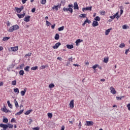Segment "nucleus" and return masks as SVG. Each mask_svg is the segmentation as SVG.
<instances>
[{
    "mask_svg": "<svg viewBox=\"0 0 130 130\" xmlns=\"http://www.w3.org/2000/svg\"><path fill=\"white\" fill-rule=\"evenodd\" d=\"M60 7H61V3L58 4L57 6H54L52 7V10H55L56 11H58V8L60 9Z\"/></svg>",
    "mask_w": 130,
    "mask_h": 130,
    "instance_id": "f257e3e1",
    "label": "nucleus"
},
{
    "mask_svg": "<svg viewBox=\"0 0 130 130\" xmlns=\"http://www.w3.org/2000/svg\"><path fill=\"white\" fill-rule=\"evenodd\" d=\"M118 12H117L113 16H110V19H119V15H118Z\"/></svg>",
    "mask_w": 130,
    "mask_h": 130,
    "instance_id": "f03ea898",
    "label": "nucleus"
},
{
    "mask_svg": "<svg viewBox=\"0 0 130 130\" xmlns=\"http://www.w3.org/2000/svg\"><path fill=\"white\" fill-rule=\"evenodd\" d=\"M60 45H61V43H60V42H58L56 43L55 45L52 47V48L53 49H57L58 47H59Z\"/></svg>",
    "mask_w": 130,
    "mask_h": 130,
    "instance_id": "7ed1b4c3",
    "label": "nucleus"
},
{
    "mask_svg": "<svg viewBox=\"0 0 130 130\" xmlns=\"http://www.w3.org/2000/svg\"><path fill=\"white\" fill-rule=\"evenodd\" d=\"M94 124V122L92 121H86V124L85 125L87 126H92Z\"/></svg>",
    "mask_w": 130,
    "mask_h": 130,
    "instance_id": "20e7f679",
    "label": "nucleus"
},
{
    "mask_svg": "<svg viewBox=\"0 0 130 130\" xmlns=\"http://www.w3.org/2000/svg\"><path fill=\"white\" fill-rule=\"evenodd\" d=\"M63 11L64 12H67L69 11V12H70V13H73V9L71 7H69V8H66V7H64L63 8Z\"/></svg>",
    "mask_w": 130,
    "mask_h": 130,
    "instance_id": "39448f33",
    "label": "nucleus"
},
{
    "mask_svg": "<svg viewBox=\"0 0 130 130\" xmlns=\"http://www.w3.org/2000/svg\"><path fill=\"white\" fill-rule=\"evenodd\" d=\"M110 90L112 94H116V90H115V89L113 86L110 87Z\"/></svg>",
    "mask_w": 130,
    "mask_h": 130,
    "instance_id": "423d86ee",
    "label": "nucleus"
},
{
    "mask_svg": "<svg viewBox=\"0 0 130 130\" xmlns=\"http://www.w3.org/2000/svg\"><path fill=\"white\" fill-rule=\"evenodd\" d=\"M30 18H31V16L27 15L24 18L23 20L24 22H30Z\"/></svg>",
    "mask_w": 130,
    "mask_h": 130,
    "instance_id": "0eeeda50",
    "label": "nucleus"
},
{
    "mask_svg": "<svg viewBox=\"0 0 130 130\" xmlns=\"http://www.w3.org/2000/svg\"><path fill=\"white\" fill-rule=\"evenodd\" d=\"M85 11H92V6L90 7L83 8L82 12H85Z\"/></svg>",
    "mask_w": 130,
    "mask_h": 130,
    "instance_id": "6e6552de",
    "label": "nucleus"
},
{
    "mask_svg": "<svg viewBox=\"0 0 130 130\" xmlns=\"http://www.w3.org/2000/svg\"><path fill=\"white\" fill-rule=\"evenodd\" d=\"M26 92H27V88H24L23 90L21 91L20 94L21 96H24L25 94H26Z\"/></svg>",
    "mask_w": 130,
    "mask_h": 130,
    "instance_id": "1a4fd4ad",
    "label": "nucleus"
},
{
    "mask_svg": "<svg viewBox=\"0 0 130 130\" xmlns=\"http://www.w3.org/2000/svg\"><path fill=\"white\" fill-rule=\"evenodd\" d=\"M92 26L93 27H97V26H99V23H98V21L94 20L92 22Z\"/></svg>",
    "mask_w": 130,
    "mask_h": 130,
    "instance_id": "9d476101",
    "label": "nucleus"
},
{
    "mask_svg": "<svg viewBox=\"0 0 130 130\" xmlns=\"http://www.w3.org/2000/svg\"><path fill=\"white\" fill-rule=\"evenodd\" d=\"M74 100H71V101L70 102V103L69 104V106H70V108H71V109H73V108H74Z\"/></svg>",
    "mask_w": 130,
    "mask_h": 130,
    "instance_id": "9b49d317",
    "label": "nucleus"
},
{
    "mask_svg": "<svg viewBox=\"0 0 130 130\" xmlns=\"http://www.w3.org/2000/svg\"><path fill=\"white\" fill-rule=\"evenodd\" d=\"M2 111H3L4 112H5V113H8V112H9V110H8L7 109V108L6 107V106H4V107L2 109Z\"/></svg>",
    "mask_w": 130,
    "mask_h": 130,
    "instance_id": "f8f14e48",
    "label": "nucleus"
},
{
    "mask_svg": "<svg viewBox=\"0 0 130 130\" xmlns=\"http://www.w3.org/2000/svg\"><path fill=\"white\" fill-rule=\"evenodd\" d=\"M18 49H19V47H18V46L16 47H12L11 48V50H12V51H17V50H18Z\"/></svg>",
    "mask_w": 130,
    "mask_h": 130,
    "instance_id": "ddd939ff",
    "label": "nucleus"
},
{
    "mask_svg": "<svg viewBox=\"0 0 130 130\" xmlns=\"http://www.w3.org/2000/svg\"><path fill=\"white\" fill-rule=\"evenodd\" d=\"M1 127H3L4 129H7L8 128V125L7 124H4L3 123L0 124Z\"/></svg>",
    "mask_w": 130,
    "mask_h": 130,
    "instance_id": "4468645a",
    "label": "nucleus"
},
{
    "mask_svg": "<svg viewBox=\"0 0 130 130\" xmlns=\"http://www.w3.org/2000/svg\"><path fill=\"white\" fill-rule=\"evenodd\" d=\"M74 10H79V6L78 5V3L75 2L74 4Z\"/></svg>",
    "mask_w": 130,
    "mask_h": 130,
    "instance_id": "2eb2a0df",
    "label": "nucleus"
},
{
    "mask_svg": "<svg viewBox=\"0 0 130 130\" xmlns=\"http://www.w3.org/2000/svg\"><path fill=\"white\" fill-rule=\"evenodd\" d=\"M17 16L19 19H22V18L25 17V13H23V14H17Z\"/></svg>",
    "mask_w": 130,
    "mask_h": 130,
    "instance_id": "dca6fc26",
    "label": "nucleus"
},
{
    "mask_svg": "<svg viewBox=\"0 0 130 130\" xmlns=\"http://www.w3.org/2000/svg\"><path fill=\"white\" fill-rule=\"evenodd\" d=\"M23 112H24V109L21 110L19 112H17L16 114H15V115H21Z\"/></svg>",
    "mask_w": 130,
    "mask_h": 130,
    "instance_id": "f3484780",
    "label": "nucleus"
},
{
    "mask_svg": "<svg viewBox=\"0 0 130 130\" xmlns=\"http://www.w3.org/2000/svg\"><path fill=\"white\" fill-rule=\"evenodd\" d=\"M67 47L68 48V49H72L74 48V45H67Z\"/></svg>",
    "mask_w": 130,
    "mask_h": 130,
    "instance_id": "a211bd4d",
    "label": "nucleus"
},
{
    "mask_svg": "<svg viewBox=\"0 0 130 130\" xmlns=\"http://www.w3.org/2000/svg\"><path fill=\"white\" fill-rule=\"evenodd\" d=\"M15 10L16 12H17L18 13H21V11H22V10H23V8H15Z\"/></svg>",
    "mask_w": 130,
    "mask_h": 130,
    "instance_id": "6ab92c4d",
    "label": "nucleus"
},
{
    "mask_svg": "<svg viewBox=\"0 0 130 130\" xmlns=\"http://www.w3.org/2000/svg\"><path fill=\"white\" fill-rule=\"evenodd\" d=\"M111 30L112 28L107 29L105 31V35H108V34H109V32H110V31H111Z\"/></svg>",
    "mask_w": 130,
    "mask_h": 130,
    "instance_id": "aec40b11",
    "label": "nucleus"
},
{
    "mask_svg": "<svg viewBox=\"0 0 130 130\" xmlns=\"http://www.w3.org/2000/svg\"><path fill=\"white\" fill-rule=\"evenodd\" d=\"M100 20H101V18H100V17H99V16H96L94 18V20L96 21V22L100 21Z\"/></svg>",
    "mask_w": 130,
    "mask_h": 130,
    "instance_id": "412c9836",
    "label": "nucleus"
},
{
    "mask_svg": "<svg viewBox=\"0 0 130 130\" xmlns=\"http://www.w3.org/2000/svg\"><path fill=\"white\" fill-rule=\"evenodd\" d=\"M7 104L9 106V107H10V108H13V105L11 104V103L10 102V101H7Z\"/></svg>",
    "mask_w": 130,
    "mask_h": 130,
    "instance_id": "4be33fe9",
    "label": "nucleus"
},
{
    "mask_svg": "<svg viewBox=\"0 0 130 130\" xmlns=\"http://www.w3.org/2000/svg\"><path fill=\"white\" fill-rule=\"evenodd\" d=\"M14 103L15 107H16V108H18V107H19V104L18 103V102H17V100H16V99L14 100Z\"/></svg>",
    "mask_w": 130,
    "mask_h": 130,
    "instance_id": "5701e85b",
    "label": "nucleus"
},
{
    "mask_svg": "<svg viewBox=\"0 0 130 130\" xmlns=\"http://www.w3.org/2000/svg\"><path fill=\"white\" fill-rule=\"evenodd\" d=\"M81 42H83V40H81L80 39H78L77 40H76V45H78V43H80Z\"/></svg>",
    "mask_w": 130,
    "mask_h": 130,
    "instance_id": "b1692460",
    "label": "nucleus"
},
{
    "mask_svg": "<svg viewBox=\"0 0 130 130\" xmlns=\"http://www.w3.org/2000/svg\"><path fill=\"white\" fill-rule=\"evenodd\" d=\"M14 27L12 26L10 27L8 30V32H14Z\"/></svg>",
    "mask_w": 130,
    "mask_h": 130,
    "instance_id": "393cba45",
    "label": "nucleus"
},
{
    "mask_svg": "<svg viewBox=\"0 0 130 130\" xmlns=\"http://www.w3.org/2000/svg\"><path fill=\"white\" fill-rule=\"evenodd\" d=\"M14 30H18L19 29V25H15L13 26Z\"/></svg>",
    "mask_w": 130,
    "mask_h": 130,
    "instance_id": "a878e982",
    "label": "nucleus"
},
{
    "mask_svg": "<svg viewBox=\"0 0 130 130\" xmlns=\"http://www.w3.org/2000/svg\"><path fill=\"white\" fill-rule=\"evenodd\" d=\"M29 69H30V66H26L24 68V71L25 72H29Z\"/></svg>",
    "mask_w": 130,
    "mask_h": 130,
    "instance_id": "bb28decb",
    "label": "nucleus"
},
{
    "mask_svg": "<svg viewBox=\"0 0 130 130\" xmlns=\"http://www.w3.org/2000/svg\"><path fill=\"white\" fill-rule=\"evenodd\" d=\"M11 84L12 86H16L17 85V81L16 80H13L12 81Z\"/></svg>",
    "mask_w": 130,
    "mask_h": 130,
    "instance_id": "cd10ccee",
    "label": "nucleus"
},
{
    "mask_svg": "<svg viewBox=\"0 0 130 130\" xmlns=\"http://www.w3.org/2000/svg\"><path fill=\"white\" fill-rule=\"evenodd\" d=\"M9 39H10V37H5L3 38L2 40L3 41H8V40H9Z\"/></svg>",
    "mask_w": 130,
    "mask_h": 130,
    "instance_id": "c85d7f7f",
    "label": "nucleus"
},
{
    "mask_svg": "<svg viewBox=\"0 0 130 130\" xmlns=\"http://www.w3.org/2000/svg\"><path fill=\"white\" fill-rule=\"evenodd\" d=\"M55 40H58L59 39V35L58 34H56L55 36Z\"/></svg>",
    "mask_w": 130,
    "mask_h": 130,
    "instance_id": "c756f323",
    "label": "nucleus"
},
{
    "mask_svg": "<svg viewBox=\"0 0 130 130\" xmlns=\"http://www.w3.org/2000/svg\"><path fill=\"white\" fill-rule=\"evenodd\" d=\"M86 16V14H82L79 15V18H85Z\"/></svg>",
    "mask_w": 130,
    "mask_h": 130,
    "instance_id": "7c9ffc66",
    "label": "nucleus"
},
{
    "mask_svg": "<svg viewBox=\"0 0 130 130\" xmlns=\"http://www.w3.org/2000/svg\"><path fill=\"white\" fill-rule=\"evenodd\" d=\"M19 74L20 76H24V72L23 70H20L19 72Z\"/></svg>",
    "mask_w": 130,
    "mask_h": 130,
    "instance_id": "2f4dec72",
    "label": "nucleus"
},
{
    "mask_svg": "<svg viewBox=\"0 0 130 130\" xmlns=\"http://www.w3.org/2000/svg\"><path fill=\"white\" fill-rule=\"evenodd\" d=\"M7 126L9 128H13L14 127V125L11 123L8 124Z\"/></svg>",
    "mask_w": 130,
    "mask_h": 130,
    "instance_id": "473e14b6",
    "label": "nucleus"
},
{
    "mask_svg": "<svg viewBox=\"0 0 130 130\" xmlns=\"http://www.w3.org/2000/svg\"><path fill=\"white\" fill-rule=\"evenodd\" d=\"M31 71H36V70H38V67L36 66V67H32L31 68Z\"/></svg>",
    "mask_w": 130,
    "mask_h": 130,
    "instance_id": "72a5a7b5",
    "label": "nucleus"
},
{
    "mask_svg": "<svg viewBox=\"0 0 130 130\" xmlns=\"http://www.w3.org/2000/svg\"><path fill=\"white\" fill-rule=\"evenodd\" d=\"M129 28V26L126 25H124L122 26V29H128Z\"/></svg>",
    "mask_w": 130,
    "mask_h": 130,
    "instance_id": "f704fd0d",
    "label": "nucleus"
},
{
    "mask_svg": "<svg viewBox=\"0 0 130 130\" xmlns=\"http://www.w3.org/2000/svg\"><path fill=\"white\" fill-rule=\"evenodd\" d=\"M116 98L117 100H121V99H122V98H124V96H121L120 97L116 96Z\"/></svg>",
    "mask_w": 130,
    "mask_h": 130,
    "instance_id": "c9c22d12",
    "label": "nucleus"
},
{
    "mask_svg": "<svg viewBox=\"0 0 130 130\" xmlns=\"http://www.w3.org/2000/svg\"><path fill=\"white\" fill-rule=\"evenodd\" d=\"M30 113H31V110H28L24 113V114H25V115H28V114H30Z\"/></svg>",
    "mask_w": 130,
    "mask_h": 130,
    "instance_id": "e433bc0d",
    "label": "nucleus"
},
{
    "mask_svg": "<svg viewBox=\"0 0 130 130\" xmlns=\"http://www.w3.org/2000/svg\"><path fill=\"white\" fill-rule=\"evenodd\" d=\"M96 68H99V64H95V65H94V66H92V69H93V70H95V69H96Z\"/></svg>",
    "mask_w": 130,
    "mask_h": 130,
    "instance_id": "4c0bfd02",
    "label": "nucleus"
},
{
    "mask_svg": "<svg viewBox=\"0 0 130 130\" xmlns=\"http://www.w3.org/2000/svg\"><path fill=\"white\" fill-rule=\"evenodd\" d=\"M125 45L124 44V43H121L120 45H119V47L120 48H123V47H125Z\"/></svg>",
    "mask_w": 130,
    "mask_h": 130,
    "instance_id": "58836bf2",
    "label": "nucleus"
},
{
    "mask_svg": "<svg viewBox=\"0 0 130 130\" xmlns=\"http://www.w3.org/2000/svg\"><path fill=\"white\" fill-rule=\"evenodd\" d=\"M14 92H15V93H19V89L18 88H14Z\"/></svg>",
    "mask_w": 130,
    "mask_h": 130,
    "instance_id": "ea45409f",
    "label": "nucleus"
},
{
    "mask_svg": "<svg viewBox=\"0 0 130 130\" xmlns=\"http://www.w3.org/2000/svg\"><path fill=\"white\" fill-rule=\"evenodd\" d=\"M64 29V26H61L58 28V31H62Z\"/></svg>",
    "mask_w": 130,
    "mask_h": 130,
    "instance_id": "a19ab883",
    "label": "nucleus"
},
{
    "mask_svg": "<svg viewBox=\"0 0 130 130\" xmlns=\"http://www.w3.org/2000/svg\"><path fill=\"white\" fill-rule=\"evenodd\" d=\"M108 60L109 59L108 57L105 58L104 59V62H105V63H107V62H108Z\"/></svg>",
    "mask_w": 130,
    "mask_h": 130,
    "instance_id": "79ce46f5",
    "label": "nucleus"
},
{
    "mask_svg": "<svg viewBox=\"0 0 130 130\" xmlns=\"http://www.w3.org/2000/svg\"><path fill=\"white\" fill-rule=\"evenodd\" d=\"M47 114H48V117H49V118H52V113H48Z\"/></svg>",
    "mask_w": 130,
    "mask_h": 130,
    "instance_id": "37998d69",
    "label": "nucleus"
},
{
    "mask_svg": "<svg viewBox=\"0 0 130 130\" xmlns=\"http://www.w3.org/2000/svg\"><path fill=\"white\" fill-rule=\"evenodd\" d=\"M106 12H105V11L103 10L101 12V15H102L103 16H105Z\"/></svg>",
    "mask_w": 130,
    "mask_h": 130,
    "instance_id": "c03bdc74",
    "label": "nucleus"
},
{
    "mask_svg": "<svg viewBox=\"0 0 130 130\" xmlns=\"http://www.w3.org/2000/svg\"><path fill=\"white\" fill-rule=\"evenodd\" d=\"M41 4L42 5H45L46 4V0H42Z\"/></svg>",
    "mask_w": 130,
    "mask_h": 130,
    "instance_id": "a18cd8bd",
    "label": "nucleus"
},
{
    "mask_svg": "<svg viewBox=\"0 0 130 130\" xmlns=\"http://www.w3.org/2000/svg\"><path fill=\"white\" fill-rule=\"evenodd\" d=\"M9 121V120L8 119V118H5L3 119V122H5V123H8Z\"/></svg>",
    "mask_w": 130,
    "mask_h": 130,
    "instance_id": "49530a36",
    "label": "nucleus"
},
{
    "mask_svg": "<svg viewBox=\"0 0 130 130\" xmlns=\"http://www.w3.org/2000/svg\"><path fill=\"white\" fill-rule=\"evenodd\" d=\"M46 25H47V26H50V25H51V23L49 22L48 21L46 20Z\"/></svg>",
    "mask_w": 130,
    "mask_h": 130,
    "instance_id": "de8ad7c7",
    "label": "nucleus"
},
{
    "mask_svg": "<svg viewBox=\"0 0 130 130\" xmlns=\"http://www.w3.org/2000/svg\"><path fill=\"white\" fill-rule=\"evenodd\" d=\"M49 87L50 88H54V84L51 83L49 85Z\"/></svg>",
    "mask_w": 130,
    "mask_h": 130,
    "instance_id": "09e8293b",
    "label": "nucleus"
},
{
    "mask_svg": "<svg viewBox=\"0 0 130 130\" xmlns=\"http://www.w3.org/2000/svg\"><path fill=\"white\" fill-rule=\"evenodd\" d=\"M86 23H88V24H91V20H89V19H88V18H86Z\"/></svg>",
    "mask_w": 130,
    "mask_h": 130,
    "instance_id": "8fccbe9b",
    "label": "nucleus"
},
{
    "mask_svg": "<svg viewBox=\"0 0 130 130\" xmlns=\"http://www.w3.org/2000/svg\"><path fill=\"white\" fill-rule=\"evenodd\" d=\"M46 66H42L40 67L41 70H44V69H46Z\"/></svg>",
    "mask_w": 130,
    "mask_h": 130,
    "instance_id": "3c124183",
    "label": "nucleus"
},
{
    "mask_svg": "<svg viewBox=\"0 0 130 130\" xmlns=\"http://www.w3.org/2000/svg\"><path fill=\"white\" fill-rule=\"evenodd\" d=\"M31 54H32V53H28V54H26L25 55V57H27V56H31Z\"/></svg>",
    "mask_w": 130,
    "mask_h": 130,
    "instance_id": "603ef678",
    "label": "nucleus"
},
{
    "mask_svg": "<svg viewBox=\"0 0 130 130\" xmlns=\"http://www.w3.org/2000/svg\"><path fill=\"white\" fill-rule=\"evenodd\" d=\"M23 68H24V64H21L20 66V69L21 70H23Z\"/></svg>",
    "mask_w": 130,
    "mask_h": 130,
    "instance_id": "864d4df0",
    "label": "nucleus"
},
{
    "mask_svg": "<svg viewBox=\"0 0 130 130\" xmlns=\"http://www.w3.org/2000/svg\"><path fill=\"white\" fill-rule=\"evenodd\" d=\"M126 106H127V108H128V110L130 111V104H128Z\"/></svg>",
    "mask_w": 130,
    "mask_h": 130,
    "instance_id": "5fc2aeb1",
    "label": "nucleus"
},
{
    "mask_svg": "<svg viewBox=\"0 0 130 130\" xmlns=\"http://www.w3.org/2000/svg\"><path fill=\"white\" fill-rule=\"evenodd\" d=\"M29 122H28V124H31V123H32V122H33V120H32V119H29Z\"/></svg>",
    "mask_w": 130,
    "mask_h": 130,
    "instance_id": "6e6d98bb",
    "label": "nucleus"
},
{
    "mask_svg": "<svg viewBox=\"0 0 130 130\" xmlns=\"http://www.w3.org/2000/svg\"><path fill=\"white\" fill-rule=\"evenodd\" d=\"M69 61H70V62H73V57H71V58H69Z\"/></svg>",
    "mask_w": 130,
    "mask_h": 130,
    "instance_id": "4d7b16f0",
    "label": "nucleus"
},
{
    "mask_svg": "<svg viewBox=\"0 0 130 130\" xmlns=\"http://www.w3.org/2000/svg\"><path fill=\"white\" fill-rule=\"evenodd\" d=\"M11 122H16V120H15V118H12L11 120Z\"/></svg>",
    "mask_w": 130,
    "mask_h": 130,
    "instance_id": "13d9d810",
    "label": "nucleus"
},
{
    "mask_svg": "<svg viewBox=\"0 0 130 130\" xmlns=\"http://www.w3.org/2000/svg\"><path fill=\"white\" fill-rule=\"evenodd\" d=\"M128 51H129V49L125 50V54L127 55V52H128Z\"/></svg>",
    "mask_w": 130,
    "mask_h": 130,
    "instance_id": "bf43d9fd",
    "label": "nucleus"
},
{
    "mask_svg": "<svg viewBox=\"0 0 130 130\" xmlns=\"http://www.w3.org/2000/svg\"><path fill=\"white\" fill-rule=\"evenodd\" d=\"M86 24H87V20H85V21L82 24V26H85V25Z\"/></svg>",
    "mask_w": 130,
    "mask_h": 130,
    "instance_id": "052dcab7",
    "label": "nucleus"
},
{
    "mask_svg": "<svg viewBox=\"0 0 130 130\" xmlns=\"http://www.w3.org/2000/svg\"><path fill=\"white\" fill-rule=\"evenodd\" d=\"M28 0H22V3L24 5V4H26V2Z\"/></svg>",
    "mask_w": 130,
    "mask_h": 130,
    "instance_id": "680f3d73",
    "label": "nucleus"
},
{
    "mask_svg": "<svg viewBox=\"0 0 130 130\" xmlns=\"http://www.w3.org/2000/svg\"><path fill=\"white\" fill-rule=\"evenodd\" d=\"M36 9L35 8H34L31 9L32 13H35Z\"/></svg>",
    "mask_w": 130,
    "mask_h": 130,
    "instance_id": "e2e57ef3",
    "label": "nucleus"
},
{
    "mask_svg": "<svg viewBox=\"0 0 130 130\" xmlns=\"http://www.w3.org/2000/svg\"><path fill=\"white\" fill-rule=\"evenodd\" d=\"M33 129H34V130H39V127H36L35 128H33Z\"/></svg>",
    "mask_w": 130,
    "mask_h": 130,
    "instance_id": "0e129e2a",
    "label": "nucleus"
},
{
    "mask_svg": "<svg viewBox=\"0 0 130 130\" xmlns=\"http://www.w3.org/2000/svg\"><path fill=\"white\" fill-rule=\"evenodd\" d=\"M55 27V24H54L51 26L52 29H54Z\"/></svg>",
    "mask_w": 130,
    "mask_h": 130,
    "instance_id": "69168bd1",
    "label": "nucleus"
},
{
    "mask_svg": "<svg viewBox=\"0 0 130 130\" xmlns=\"http://www.w3.org/2000/svg\"><path fill=\"white\" fill-rule=\"evenodd\" d=\"M2 50H4V47L0 46V51H2Z\"/></svg>",
    "mask_w": 130,
    "mask_h": 130,
    "instance_id": "338daca9",
    "label": "nucleus"
},
{
    "mask_svg": "<svg viewBox=\"0 0 130 130\" xmlns=\"http://www.w3.org/2000/svg\"><path fill=\"white\" fill-rule=\"evenodd\" d=\"M57 59H58L59 60H61L62 58H61V57H58L57 58Z\"/></svg>",
    "mask_w": 130,
    "mask_h": 130,
    "instance_id": "774afa93",
    "label": "nucleus"
}]
</instances>
